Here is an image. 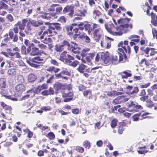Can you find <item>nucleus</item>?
I'll return each instance as SVG.
<instances>
[{"instance_id": "f257e3e1", "label": "nucleus", "mask_w": 157, "mask_h": 157, "mask_svg": "<svg viewBox=\"0 0 157 157\" xmlns=\"http://www.w3.org/2000/svg\"><path fill=\"white\" fill-rule=\"evenodd\" d=\"M98 26V24L93 23L91 27L89 24H85L83 22H80L78 24L75 23H72L71 25L66 26L65 28L67 35L71 38L75 40L77 38L80 39H84L85 42L89 43L90 42V39L83 32V30L85 29V31L90 34L95 29L97 28Z\"/></svg>"}, {"instance_id": "f03ea898", "label": "nucleus", "mask_w": 157, "mask_h": 157, "mask_svg": "<svg viewBox=\"0 0 157 157\" xmlns=\"http://www.w3.org/2000/svg\"><path fill=\"white\" fill-rule=\"evenodd\" d=\"M116 17L113 18V20L115 25H116V29L117 32L116 33H119L120 35H121L123 33L122 31L124 30H126L129 26L130 29L132 28V25L131 24H128V23L130 21L131 19L128 18H125L123 19L121 18L119 19L116 20Z\"/></svg>"}, {"instance_id": "7ed1b4c3", "label": "nucleus", "mask_w": 157, "mask_h": 157, "mask_svg": "<svg viewBox=\"0 0 157 157\" xmlns=\"http://www.w3.org/2000/svg\"><path fill=\"white\" fill-rule=\"evenodd\" d=\"M44 25L48 26V28L46 30L44 31L42 35L39 38L40 40H43L44 37L46 35H48V34H50L48 37L52 36L51 34L53 33L55 34H58L57 32L56 31L55 29L57 31H60L62 30V28L61 26V24L57 22L50 23L49 22H45Z\"/></svg>"}, {"instance_id": "20e7f679", "label": "nucleus", "mask_w": 157, "mask_h": 157, "mask_svg": "<svg viewBox=\"0 0 157 157\" xmlns=\"http://www.w3.org/2000/svg\"><path fill=\"white\" fill-rule=\"evenodd\" d=\"M67 54V51H63L60 55V60L73 67H76L79 64V62L77 60H74L75 58L70 54H67Z\"/></svg>"}, {"instance_id": "39448f33", "label": "nucleus", "mask_w": 157, "mask_h": 157, "mask_svg": "<svg viewBox=\"0 0 157 157\" xmlns=\"http://www.w3.org/2000/svg\"><path fill=\"white\" fill-rule=\"evenodd\" d=\"M44 62V58L39 56H35L27 61V63L30 66L36 68H39V64H43Z\"/></svg>"}, {"instance_id": "423d86ee", "label": "nucleus", "mask_w": 157, "mask_h": 157, "mask_svg": "<svg viewBox=\"0 0 157 157\" xmlns=\"http://www.w3.org/2000/svg\"><path fill=\"white\" fill-rule=\"evenodd\" d=\"M60 70V69L59 68L56 67L54 66L49 67L46 69V71L48 72L51 73H55V76L56 78L58 79L62 78L66 80L68 79V78L62 75L61 72L58 74H56V73L59 72Z\"/></svg>"}, {"instance_id": "0eeeda50", "label": "nucleus", "mask_w": 157, "mask_h": 157, "mask_svg": "<svg viewBox=\"0 0 157 157\" xmlns=\"http://www.w3.org/2000/svg\"><path fill=\"white\" fill-rule=\"evenodd\" d=\"M127 106L128 111L130 112H136L140 109H142L143 107L135 101H130L127 103Z\"/></svg>"}, {"instance_id": "6e6552de", "label": "nucleus", "mask_w": 157, "mask_h": 157, "mask_svg": "<svg viewBox=\"0 0 157 157\" xmlns=\"http://www.w3.org/2000/svg\"><path fill=\"white\" fill-rule=\"evenodd\" d=\"M32 42L36 44V46L39 48V49H40V51L41 54L45 55H47V52H45V51L48 49V47L46 45L41 43L40 41L35 39L33 40Z\"/></svg>"}, {"instance_id": "1a4fd4ad", "label": "nucleus", "mask_w": 157, "mask_h": 157, "mask_svg": "<svg viewBox=\"0 0 157 157\" xmlns=\"http://www.w3.org/2000/svg\"><path fill=\"white\" fill-rule=\"evenodd\" d=\"M93 38L96 42H98L101 37L103 31L100 28H95L93 31Z\"/></svg>"}, {"instance_id": "9d476101", "label": "nucleus", "mask_w": 157, "mask_h": 157, "mask_svg": "<svg viewBox=\"0 0 157 157\" xmlns=\"http://www.w3.org/2000/svg\"><path fill=\"white\" fill-rule=\"evenodd\" d=\"M71 44L67 47V50L71 52L74 53L79 54L80 53L79 51L80 48L78 47V45L73 42H71Z\"/></svg>"}, {"instance_id": "9b49d317", "label": "nucleus", "mask_w": 157, "mask_h": 157, "mask_svg": "<svg viewBox=\"0 0 157 157\" xmlns=\"http://www.w3.org/2000/svg\"><path fill=\"white\" fill-rule=\"evenodd\" d=\"M100 60L105 64L109 65L110 64V58L108 52H102L100 57Z\"/></svg>"}, {"instance_id": "f8f14e48", "label": "nucleus", "mask_w": 157, "mask_h": 157, "mask_svg": "<svg viewBox=\"0 0 157 157\" xmlns=\"http://www.w3.org/2000/svg\"><path fill=\"white\" fill-rule=\"evenodd\" d=\"M113 40L109 37H105V39H103L101 42V45L102 47H105L107 49H109L111 47V41Z\"/></svg>"}, {"instance_id": "ddd939ff", "label": "nucleus", "mask_w": 157, "mask_h": 157, "mask_svg": "<svg viewBox=\"0 0 157 157\" xmlns=\"http://www.w3.org/2000/svg\"><path fill=\"white\" fill-rule=\"evenodd\" d=\"M74 7L71 5H67L65 6L63 10V14L68 13V16L71 18H72L74 14Z\"/></svg>"}, {"instance_id": "4468645a", "label": "nucleus", "mask_w": 157, "mask_h": 157, "mask_svg": "<svg viewBox=\"0 0 157 157\" xmlns=\"http://www.w3.org/2000/svg\"><path fill=\"white\" fill-rule=\"evenodd\" d=\"M15 27L13 28L14 32L15 34L18 33V28L20 30H24L25 26V23H21L20 21H18L14 25Z\"/></svg>"}, {"instance_id": "2eb2a0df", "label": "nucleus", "mask_w": 157, "mask_h": 157, "mask_svg": "<svg viewBox=\"0 0 157 157\" xmlns=\"http://www.w3.org/2000/svg\"><path fill=\"white\" fill-rule=\"evenodd\" d=\"M62 96L64 98L63 101L64 102H69L73 99V93L72 92H70L67 93H64L63 94Z\"/></svg>"}, {"instance_id": "dca6fc26", "label": "nucleus", "mask_w": 157, "mask_h": 157, "mask_svg": "<svg viewBox=\"0 0 157 157\" xmlns=\"http://www.w3.org/2000/svg\"><path fill=\"white\" fill-rule=\"evenodd\" d=\"M63 10L62 6L60 5L56 4V12L52 13V16H53L54 18H57V14H60L62 13Z\"/></svg>"}, {"instance_id": "f3484780", "label": "nucleus", "mask_w": 157, "mask_h": 157, "mask_svg": "<svg viewBox=\"0 0 157 157\" xmlns=\"http://www.w3.org/2000/svg\"><path fill=\"white\" fill-rule=\"evenodd\" d=\"M0 104L2 107L4 109L6 113L10 114L11 113L12 108L11 106L7 105L3 101L1 102Z\"/></svg>"}, {"instance_id": "a211bd4d", "label": "nucleus", "mask_w": 157, "mask_h": 157, "mask_svg": "<svg viewBox=\"0 0 157 157\" xmlns=\"http://www.w3.org/2000/svg\"><path fill=\"white\" fill-rule=\"evenodd\" d=\"M119 53L117 52L112 55L110 57V63L116 64L119 62Z\"/></svg>"}, {"instance_id": "6ab92c4d", "label": "nucleus", "mask_w": 157, "mask_h": 157, "mask_svg": "<svg viewBox=\"0 0 157 157\" xmlns=\"http://www.w3.org/2000/svg\"><path fill=\"white\" fill-rule=\"evenodd\" d=\"M128 43V41L127 40H124V42L122 41L119 42L117 45L118 47V50L119 52L122 51L124 48L129 46Z\"/></svg>"}, {"instance_id": "aec40b11", "label": "nucleus", "mask_w": 157, "mask_h": 157, "mask_svg": "<svg viewBox=\"0 0 157 157\" xmlns=\"http://www.w3.org/2000/svg\"><path fill=\"white\" fill-rule=\"evenodd\" d=\"M105 27L108 32L110 33H114L115 27L113 23L109 24H105Z\"/></svg>"}, {"instance_id": "412c9836", "label": "nucleus", "mask_w": 157, "mask_h": 157, "mask_svg": "<svg viewBox=\"0 0 157 157\" xmlns=\"http://www.w3.org/2000/svg\"><path fill=\"white\" fill-rule=\"evenodd\" d=\"M87 66L84 65L83 64L81 63L77 68V70L80 73H83L85 71L86 72H88L89 69H86Z\"/></svg>"}, {"instance_id": "4be33fe9", "label": "nucleus", "mask_w": 157, "mask_h": 157, "mask_svg": "<svg viewBox=\"0 0 157 157\" xmlns=\"http://www.w3.org/2000/svg\"><path fill=\"white\" fill-rule=\"evenodd\" d=\"M39 48L38 47H32L30 53L31 56H35L41 55Z\"/></svg>"}, {"instance_id": "5701e85b", "label": "nucleus", "mask_w": 157, "mask_h": 157, "mask_svg": "<svg viewBox=\"0 0 157 157\" xmlns=\"http://www.w3.org/2000/svg\"><path fill=\"white\" fill-rule=\"evenodd\" d=\"M119 75H120L122 77V78H127L128 77L132 76V74L130 71H125L121 72L119 73Z\"/></svg>"}, {"instance_id": "b1692460", "label": "nucleus", "mask_w": 157, "mask_h": 157, "mask_svg": "<svg viewBox=\"0 0 157 157\" xmlns=\"http://www.w3.org/2000/svg\"><path fill=\"white\" fill-rule=\"evenodd\" d=\"M151 22L154 26H157V16L153 12L151 13Z\"/></svg>"}, {"instance_id": "393cba45", "label": "nucleus", "mask_w": 157, "mask_h": 157, "mask_svg": "<svg viewBox=\"0 0 157 157\" xmlns=\"http://www.w3.org/2000/svg\"><path fill=\"white\" fill-rule=\"evenodd\" d=\"M15 89L17 92L21 93L25 90V87L23 84L20 83L16 86Z\"/></svg>"}, {"instance_id": "a878e982", "label": "nucleus", "mask_w": 157, "mask_h": 157, "mask_svg": "<svg viewBox=\"0 0 157 157\" xmlns=\"http://www.w3.org/2000/svg\"><path fill=\"white\" fill-rule=\"evenodd\" d=\"M37 78V76L33 73H30L28 77V81L30 83H33Z\"/></svg>"}, {"instance_id": "bb28decb", "label": "nucleus", "mask_w": 157, "mask_h": 157, "mask_svg": "<svg viewBox=\"0 0 157 157\" xmlns=\"http://www.w3.org/2000/svg\"><path fill=\"white\" fill-rule=\"evenodd\" d=\"M90 50V49L88 48H86L82 49V53L81 54V55L82 57L81 59V61L82 63H86V61H85L84 57H85L87 55V54L86 53V52L89 51Z\"/></svg>"}, {"instance_id": "cd10ccee", "label": "nucleus", "mask_w": 157, "mask_h": 157, "mask_svg": "<svg viewBox=\"0 0 157 157\" xmlns=\"http://www.w3.org/2000/svg\"><path fill=\"white\" fill-rule=\"evenodd\" d=\"M95 54L94 52L88 53L87 56H86L85 61L86 62L87 61L89 63H91V59H93L94 56H95Z\"/></svg>"}, {"instance_id": "c85d7f7f", "label": "nucleus", "mask_w": 157, "mask_h": 157, "mask_svg": "<svg viewBox=\"0 0 157 157\" xmlns=\"http://www.w3.org/2000/svg\"><path fill=\"white\" fill-rule=\"evenodd\" d=\"M63 85L59 82H56L54 85L53 88L56 91L58 92L63 89Z\"/></svg>"}, {"instance_id": "c756f323", "label": "nucleus", "mask_w": 157, "mask_h": 157, "mask_svg": "<svg viewBox=\"0 0 157 157\" xmlns=\"http://www.w3.org/2000/svg\"><path fill=\"white\" fill-rule=\"evenodd\" d=\"M128 39L131 41L137 43L139 42L140 40V36L136 35H132L128 37Z\"/></svg>"}, {"instance_id": "7c9ffc66", "label": "nucleus", "mask_w": 157, "mask_h": 157, "mask_svg": "<svg viewBox=\"0 0 157 157\" xmlns=\"http://www.w3.org/2000/svg\"><path fill=\"white\" fill-rule=\"evenodd\" d=\"M41 91L40 88L38 86L35 90H28L27 91V92L29 94V96L30 95V94H33V96H34L36 94H37L38 93H39ZM33 95H31V96H32Z\"/></svg>"}, {"instance_id": "2f4dec72", "label": "nucleus", "mask_w": 157, "mask_h": 157, "mask_svg": "<svg viewBox=\"0 0 157 157\" xmlns=\"http://www.w3.org/2000/svg\"><path fill=\"white\" fill-rule=\"evenodd\" d=\"M6 80L4 78H0V90L6 88Z\"/></svg>"}, {"instance_id": "473e14b6", "label": "nucleus", "mask_w": 157, "mask_h": 157, "mask_svg": "<svg viewBox=\"0 0 157 157\" xmlns=\"http://www.w3.org/2000/svg\"><path fill=\"white\" fill-rule=\"evenodd\" d=\"M150 48L147 47L145 48L144 47H141L140 49L143 54H145L146 57H148L149 56V52L150 51Z\"/></svg>"}, {"instance_id": "72a5a7b5", "label": "nucleus", "mask_w": 157, "mask_h": 157, "mask_svg": "<svg viewBox=\"0 0 157 157\" xmlns=\"http://www.w3.org/2000/svg\"><path fill=\"white\" fill-rule=\"evenodd\" d=\"M117 53H119V62L122 61L123 60L125 61L127 59V55L126 54L124 53H120L117 52Z\"/></svg>"}, {"instance_id": "f704fd0d", "label": "nucleus", "mask_w": 157, "mask_h": 157, "mask_svg": "<svg viewBox=\"0 0 157 157\" xmlns=\"http://www.w3.org/2000/svg\"><path fill=\"white\" fill-rule=\"evenodd\" d=\"M19 52H16L14 53L11 52L10 53V56L11 57V59L13 60L14 59V58L13 57L14 56H15V57L16 58L21 59V54Z\"/></svg>"}, {"instance_id": "c9c22d12", "label": "nucleus", "mask_w": 157, "mask_h": 157, "mask_svg": "<svg viewBox=\"0 0 157 157\" xmlns=\"http://www.w3.org/2000/svg\"><path fill=\"white\" fill-rule=\"evenodd\" d=\"M139 91L138 87H135L132 91H127L126 92V94L129 96H133L135 94H137L139 92Z\"/></svg>"}, {"instance_id": "e433bc0d", "label": "nucleus", "mask_w": 157, "mask_h": 157, "mask_svg": "<svg viewBox=\"0 0 157 157\" xmlns=\"http://www.w3.org/2000/svg\"><path fill=\"white\" fill-rule=\"evenodd\" d=\"M122 49L123 50L121 51H120V52L122 53H124L126 54H127L128 56L130 55L131 52V50L130 47L129 45L124 48Z\"/></svg>"}, {"instance_id": "4c0bfd02", "label": "nucleus", "mask_w": 157, "mask_h": 157, "mask_svg": "<svg viewBox=\"0 0 157 157\" xmlns=\"http://www.w3.org/2000/svg\"><path fill=\"white\" fill-rule=\"evenodd\" d=\"M23 131L25 132V134H27V136L28 138H30L33 137V132L30 131L29 128H26L24 129Z\"/></svg>"}, {"instance_id": "58836bf2", "label": "nucleus", "mask_w": 157, "mask_h": 157, "mask_svg": "<svg viewBox=\"0 0 157 157\" xmlns=\"http://www.w3.org/2000/svg\"><path fill=\"white\" fill-rule=\"evenodd\" d=\"M86 12L85 10H84V11H82L81 10H78L76 11L74 15L75 16H79L82 18V17L85 16V13Z\"/></svg>"}, {"instance_id": "ea45409f", "label": "nucleus", "mask_w": 157, "mask_h": 157, "mask_svg": "<svg viewBox=\"0 0 157 157\" xmlns=\"http://www.w3.org/2000/svg\"><path fill=\"white\" fill-rule=\"evenodd\" d=\"M139 150L137 151L138 153L140 154H144L147 153L148 150H146V147L144 146L143 147H139Z\"/></svg>"}, {"instance_id": "a19ab883", "label": "nucleus", "mask_w": 157, "mask_h": 157, "mask_svg": "<svg viewBox=\"0 0 157 157\" xmlns=\"http://www.w3.org/2000/svg\"><path fill=\"white\" fill-rule=\"evenodd\" d=\"M52 13H45L41 16V17L44 19H50L51 18H53V16H52Z\"/></svg>"}, {"instance_id": "79ce46f5", "label": "nucleus", "mask_w": 157, "mask_h": 157, "mask_svg": "<svg viewBox=\"0 0 157 157\" xmlns=\"http://www.w3.org/2000/svg\"><path fill=\"white\" fill-rule=\"evenodd\" d=\"M64 49V47L62 44L58 45L56 44L55 46V50L57 52H61Z\"/></svg>"}, {"instance_id": "37998d69", "label": "nucleus", "mask_w": 157, "mask_h": 157, "mask_svg": "<svg viewBox=\"0 0 157 157\" xmlns=\"http://www.w3.org/2000/svg\"><path fill=\"white\" fill-rule=\"evenodd\" d=\"M91 144L89 140H85L83 142L82 145L85 148L89 149L91 146Z\"/></svg>"}, {"instance_id": "c03bdc74", "label": "nucleus", "mask_w": 157, "mask_h": 157, "mask_svg": "<svg viewBox=\"0 0 157 157\" xmlns=\"http://www.w3.org/2000/svg\"><path fill=\"white\" fill-rule=\"evenodd\" d=\"M101 14V12L98 10H94L93 12V16L95 19L98 18Z\"/></svg>"}, {"instance_id": "a18cd8bd", "label": "nucleus", "mask_w": 157, "mask_h": 157, "mask_svg": "<svg viewBox=\"0 0 157 157\" xmlns=\"http://www.w3.org/2000/svg\"><path fill=\"white\" fill-rule=\"evenodd\" d=\"M46 136L50 140H53L55 138V135L52 132H50L48 133Z\"/></svg>"}, {"instance_id": "49530a36", "label": "nucleus", "mask_w": 157, "mask_h": 157, "mask_svg": "<svg viewBox=\"0 0 157 157\" xmlns=\"http://www.w3.org/2000/svg\"><path fill=\"white\" fill-rule=\"evenodd\" d=\"M31 25L33 26L37 27L39 26L40 25H43L44 23L42 21L37 22L36 21H32L31 22Z\"/></svg>"}, {"instance_id": "de8ad7c7", "label": "nucleus", "mask_w": 157, "mask_h": 157, "mask_svg": "<svg viewBox=\"0 0 157 157\" xmlns=\"http://www.w3.org/2000/svg\"><path fill=\"white\" fill-rule=\"evenodd\" d=\"M118 120L116 119H113L111 122V126L113 128H115L117 126Z\"/></svg>"}, {"instance_id": "09e8293b", "label": "nucleus", "mask_w": 157, "mask_h": 157, "mask_svg": "<svg viewBox=\"0 0 157 157\" xmlns=\"http://www.w3.org/2000/svg\"><path fill=\"white\" fill-rule=\"evenodd\" d=\"M3 8L5 10H7L8 9V6L4 2L1 1L0 2V10Z\"/></svg>"}, {"instance_id": "8fccbe9b", "label": "nucleus", "mask_w": 157, "mask_h": 157, "mask_svg": "<svg viewBox=\"0 0 157 157\" xmlns=\"http://www.w3.org/2000/svg\"><path fill=\"white\" fill-rule=\"evenodd\" d=\"M7 73L9 75L13 76L16 74V71L14 68H11L8 70Z\"/></svg>"}, {"instance_id": "3c124183", "label": "nucleus", "mask_w": 157, "mask_h": 157, "mask_svg": "<svg viewBox=\"0 0 157 157\" xmlns=\"http://www.w3.org/2000/svg\"><path fill=\"white\" fill-rule=\"evenodd\" d=\"M141 115V113H137L134 114L132 116L133 121H137L139 120V117Z\"/></svg>"}, {"instance_id": "603ef678", "label": "nucleus", "mask_w": 157, "mask_h": 157, "mask_svg": "<svg viewBox=\"0 0 157 157\" xmlns=\"http://www.w3.org/2000/svg\"><path fill=\"white\" fill-rule=\"evenodd\" d=\"M67 18L65 16H60L58 19V21L60 22L61 23H65L66 22Z\"/></svg>"}, {"instance_id": "864d4df0", "label": "nucleus", "mask_w": 157, "mask_h": 157, "mask_svg": "<svg viewBox=\"0 0 157 157\" xmlns=\"http://www.w3.org/2000/svg\"><path fill=\"white\" fill-rule=\"evenodd\" d=\"M31 25H30L28 24L27 25L26 29L25 30V32L27 35H28L31 32Z\"/></svg>"}, {"instance_id": "5fc2aeb1", "label": "nucleus", "mask_w": 157, "mask_h": 157, "mask_svg": "<svg viewBox=\"0 0 157 157\" xmlns=\"http://www.w3.org/2000/svg\"><path fill=\"white\" fill-rule=\"evenodd\" d=\"M44 39L43 42L44 44H47L52 42V39L49 37H46Z\"/></svg>"}, {"instance_id": "6e6d98bb", "label": "nucleus", "mask_w": 157, "mask_h": 157, "mask_svg": "<svg viewBox=\"0 0 157 157\" xmlns=\"http://www.w3.org/2000/svg\"><path fill=\"white\" fill-rule=\"evenodd\" d=\"M121 100L120 96H118L113 100V103L114 105L119 104L121 102Z\"/></svg>"}, {"instance_id": "4d7b16f0", "label": "nucleus", "mask_w": 157, "mask_h": 157, "mask_svg": "<svg viewBox=\"0 0 157 157\" xmlns=\"http://www.w3.org/2000/svg\"><path fill=\"white\" fill-rule=\"evenodd\" d=\"M76 150L78 152L82 153H83L84 151V148L80 146H77L76 147Z\"/></svg>"}, {"instance_id": "13d9d810", "label": "nucleus", "mask_w": 157, "mask_h": 157, "mask_svg": "<svg viewBox=\"0 0 157 157\" xmlns=\"http://www.w3.org/2000/svg\"><path fill=\"white\" fill-rule=\"evenodd\" d=\"M8 4L13 7H15L17 5V2L15 0H8Z\"/></svg>"}, {"instance_id": "bf43d9fd", "label": "nucleus", "mask_w": 157, "mask_h": 157, "mask_svg": "<svg viewBox=\"0 0 157 157\" xmlns=\"http://www.w3.org/2000/svg\"><path fill=\"white\" fill-rule=\"evenodd\" d=\"M124 130V127L122 125H119L118 126V133L119 134H121L123 133V132Z\"/></svg>"}, {"instance_id": "052dcab7", "label": "nucleus", "mask_w": 157, "mask_h": 157, "mask_svg": "<svg viewBox=\"0 0 157 157\" xmlns=\"http://www.w3.org/2000/svg\"><path fill=\"white\" fill-rule=\"evenodd\" d=\"M62 75L63 76L64 75H65L68 76H70L71 75V72L68 71L67 69H65V70H63L62 71H61Z\"/></svg>"}, {"instance_id": "680f3d73", "label": "nucleus", "mask_w": 157, "mask_h": 157, "mask_svg": "<svg viewBox=\"0 0 157 157\" xmlns=\"http://www.w3.org/2000/svg\"><path fill=\"white\" fill-rule=\"evenodd\" d=\"M149 113L148 112H146L144 113L141 115V118H140V120H142L145 118H147L151 117H149L148 115H149Z\"/></svg>"}, {"instance_id": "e2e57ef3", "label": "nucleus", "mask_w": 157, "mask_h": 157, "mask_svg": "<svg viewBox=\"0 0 157 157\" xmlns=\"http://www.w3.org/2000/svg\"><path fill=\"white\" fill-rule=\"evenodd\" d=\"M17 81L21 83L24 82V78L23 76L21 75H19L17 76Z\"/></svg>"}, {"instance_id": "0e129e2a", "label": "nucleus", "mask_w": 157, "mask_h": 157, "mask_svg": "<svg viewBox=\"0 0 157 157\" xmlns=\"http://www.w3.org/2000/svg\"><path fill=\"white\" fill-rule=\"evenodd\" d=\"M50 63L54 66H58L59 63L55 59H51L50 61Z\"/></svg>"}, {"instance_id": "69168bd1", "label": "nucleus", "mask_w": 157, "mask_h": 157, "mask_svg": "<svg viewBox=\"0 0 157 157\" xmlns=\"http://www.w3.org/2000/svg\"><path fill=\"white\" fill-rule=\"evenodd\" d=\"M155 50V49L154 48H150V55L151 56H154L157 54V51H156Z\"/></svg>"}, {"instance_id": "338daca9", "label": "nucleus", "mask_w": 157, "mask_h": 157, "mask_svg": "<svg viewBox=\"0 0 157 157\" xmlns=\"http://www.w3.org/2000/svg\"><path fill=\"white\" fill-rule=\"evenodd\" d=\"M13 29H10L8 32V35L11 39H12L14 36V33L13 32Z\"/></svg>"}, {"instance_id": "774afa93", "label": "nucleus", "mask_w": 157, "mask_h": 157, "mask_svg": "<svg viewBox=\"0 0 157 157\" xmlns=\"http://www.w3.org/2000/svg\"><path fill=\"white\" fill-rule=\"evenodd\" d=\"M152 31L153 36L155 37L157 39V29L155 28H152Z\"/></svg>"}]
</instances>
